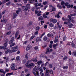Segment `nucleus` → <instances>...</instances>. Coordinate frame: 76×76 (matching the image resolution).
<instances>
[{"label":"nucleus","instance_id":"nucleus-38","mask_svg":"<svg viewBox=\"0 0 76 76\" xmlns=\"http://www.w3.org/2000/svg\"><path fill=\"white\" fill-rule=\"evenodd\" d=\"M48 71H49V72H50V74H53V70H50V71L48 70Z\"/></svg>","mask_w":76,"mask_h":76},{"label":"nucleus","instance_id":"nucleus-17","mask_svg":"<svg viewBox=\"0 0 76 76\" xmlns=\"http://www.w3.org/2000/svg\"><path fill=\"white\" fill-rule=\"evenodd\" d=\"M57 45H58V44L56 43L55 45H53V48H54V49H56V46H57Z\"/></svg>","mask_w":76,"mask_h":76},{"label":"nucleus","instance_id":"nucleus-53","mask_svg":"<svg viewBox=\"0 0 76 76\" xmlns=\"http://www.w3.org/2000/svg\"><path fill=\"white\" fill-rule=\"evenodd\" d=\"M14 39H15V37H13L11 38V41H12L13 42V41H14Z\"/></svg>","mask_w":76,"mask_h":76},{"label":"nucleus","instance_id":"nucleus-61","mask_svg":"<svg viewBox=\"0 0 76 76\" xmlns=\"http://www.w3.org/2000/svg\"><path fill=\"white\" fill-rule=\"evenodd\" d=\"M58 28H59V29H60L61 27H62V25H60L59 26H58Z\"/></svg>","mask_w":76,"mask_h":76},{"label":"nucleus","instance_id":"nucleus-29","mask_svg":"<svg viewBox=\"0 0 76 76\" xmlns=\"http://www.w3.org/2000/svg\"><path fill=\"white\" fill-rule=\"evenodd\" d=\"M53 23H56L57 22V20L56 19H54L53 20Z\"/></svg>","mask_w":76,"mask_h":76},{"label":"nucleus","instance_id":"nucleus-40","mask_svg":"<svg viewBox=\"0 0 76 76\" xmlns=\"http://www.w3.org/2000/svg\"><path fill=\"white\" fill-rule=\"evenodd\" d=\"M67 58H68V57L67 56H65L63 58V59L64 60H66V59H67Z\"/></svg>","mask_w":76,"mask_h":76},{"label":"nucleus","instance_id":"nucleus-7","mask_svg":"<svg viewBox=\"0 0 76 76\" xmlns=\"http://www.w3.org/2000/svg\"><path fill=\"white\" fill-rule=\"evenodd\" d=\"M31 48H32V46L31 45H29L27 46V48L26 49V51H28V50H29Z\"/></svg>","mask_w":76,"mask_h":76},{"label":"nucleus","instance_id":"nucleus-36","mask_svg":"<svg viewBox=\"0 0 76 76\" xmlns=\"http://www.w3.org/2000/svg\"><path fill=\"white\" fill-rule=\"evenodd\" d=\"M62 68L64 69H68V66H63Z\"/></svg>","mask_w":76,"mask_h":76},{"label":"nucleus","instance_id":"nucleus-22","mask_svg":"<svg viewBox=\"0 0 76 76\" xmlns=\"http://www.w3.org/2000/svg\"><path fill=\"white\" fill-rule=\"evenodd\" d=\"M9 52H10V51H9V50L7 49H6L5 51V53L6 54H7V53H9Z\"/></svg>","mask_w":76,"mask_h":76},{"label":"nucleus","instance_id":"nucleus-32","mask_svg":"<svg viewBox=\"0 0 76 76\" xmlns=\"http://www.w3.org/2000/svg\"><path fill=\"white\" fill-rule=\"evenodd\" d=\"M39 28V26H37L36 27V31H39V28Z\"/></svg>","mask_w":76,"mask_h":76},{"label":"nucleus","instance_id":"nucleus-3","mask_svg":"<svg viewBox=\"0 0 76 76\" xmlns=\"http://www.w3.org/2000/svg\"><path fill=\"white\" fill-rule=\"evenodd\" d=\"M17 48H18V47L17 46L12 47L11 48L12 50L10 51V53H13V52L17 51V50H16Z\"/></svg>","mask_w":76,"mask_h":76},{"label":"nucleus","instance_id":"nucleus-18","mask_svg":"<svg viewBox=\"0 0 76 76\" xmlns=\"http://www.w3.org/2000/svg\"><path fill=\"white\" fill-rule=\"evenodd\" d=\"M37 63L38 65L40 66L41 64H42V62L41 61H38L37 62Z\"/></svg>","mask_w":76,"mask_h":76},{"label":"nucleus","instance_id":"nucleus-60","mask_svg":"<svg viewBox=\"0 0 76 76\" xmlns=\"http://www.w3.org/2000/svg\"><path fill=\"white\" fill-rule=\"evenodd\" d=\"M71 43H70V42H67V43L66 44V45H70V44Z\"/></svg>","mask_w":76,"mask_h":76},{"label":"nucleus","instance_id":"nucleus-28","mask_svg":"<svg viewBox=\"0 0 76 76\" xmlns=\"http://www.w3.org/2000/svg\"><path fill=\"white\" fill-rule=\"evenodd\" d=\"M71 22H72V23H76V21H75V20L73 19H72L71 20Z\"/></svg>","mask_w":76,"mask_h":76},{"label":"nucleus","instance_id":"nucleus-25","mask_svg":"<svg viewBox=\"0 0 76 76\" xmlns=\"http://www.w3.org/2000/svg\"><path fill=\"white\" fill-rule=\"evenodd\" d=\"M33 71H35V72H37V67L35 66L33 69Z\"/></svg>","mask_w":76,"mask_h":76},{"label":"nucleus","instance_id":"nucleus-4","mask_svg":"<svg viewBox=\"0 0 76 76\" xmlns=\"http://www.w3.org/2000/svg\"><path fill=\"white\" fill-rule=\"evenodd\" d=\"M11 66H12L11 69L12 70H16L17 69H15V67L16 66L15 64H12Z\"/></svg>","mask_w":76,"mask_h":76},{"label":"nucleus","instance_id":"nucleus-57","mask_svg":"<svg viewBox=\"0 0 76 76\" xmlns=\"http://www.w3.org/2000/svg\"><path fill=\"white\" fill-rule=\"evenodd\" d=\"M38 34V31H36L34 33V35H37Z\"/></svg>","mask_w":76,"mask_h":76},{"label":"nucleus","instance_id":"nucleus-23","mask_svg":"<svg viewBox=\"0 0 76 76\" xmlns=\"http://www.w3.org/2000/svg\"><path fill=\"white\" fill-rule=\"evenodd\" d=\"M38 19L40 20H43L44 18L42 17V16H40Z\"/></svg>","mask_w":76,"mask_h":76},{"label":"nucleus","instance_id":"nucleus-48","mask_svg":"<svg viewBox=\"0 0 76 76\" xmlns=\"http://www.w3.org/2000/svg\"><path fill=\"white\" fill-rule=\"evenodd\" d=\"M34 48L35 50H38V46L35 47Z\"/></svg>","mask_w":76,"mask_h":76},{"label":"nucleus","instance_id":"nucleus-9","mask_svg":"<svg viewBox=\"0 0 76 76\" xmlns=\"http://www.w3.org/2000/svg\"><path fill=\"white\" fill-rule=\"evenodd\" d=\"M49 71L48 69H46V73H45V75L46 76H49Z\"/></svg>","mask_w":76,"mask_h":76},{"label":"nucleus","instance_id":"nucleus-42","mask_svg":"<svg viewBox=\"0 0 76 76\" xmlns=\"http://www.w3.org/2000/svg\"><path fill=\"white\" fill-rule=\"evenodd\" d=\"M13 41H12V40H10L9 42V44H12V43H13Z\"/></svg>","mask_w":76,"mask_h":76},{"label":"nucleus","instance_id":"nucleus-19","mask_svg":"<svg viewBox=\"0 0 76 76\" xmlns=\"http://www.w3.org/2000/svg\"><path fill=\"white\" fill-rule=\"evenodd\" d=\"M49 26L51 28H53L54 26V24L52 23H50L49 24Z\"/></svg>","mask_w":76,"mask_h":76},{"label":"nucleus","instance_id":"nucleus-20","mask_svg":"<svg viewBox=\"0 0 76 76\" xmlns=\"http://www.w3.org/2000/svg\"><path fill=\"white\" fill-rule=\"evenodd\" d=\"M48 39V38H47V37L45 36L43 37V40L44 41H47Z\"/></svg>","mask_w":76,"mask_h":76},{"label":"nucleus","instance_id":"nucleus-26","mask_svg":"<svg viewBox=\"0 0 76 76\" xmlns=\"http://www.w3.org/2000/svg\"><path fill=\"white\" fill-rule=\"evenodd\" d=\"M43 17L44 18H47V16L45 13L44 14Z\"/></svg>","mask_w":76,"mask_h":76},{"label":"nucleus","instance_id":"nucleus-41","mask_svg":"<svg viewBox=\"0 0 76 76\" xmlns=\"http://www.w3.org/2000/svg\"><path fill=\"white\" fill-rule=\"evenodd\" d=\"M7 19H5L3 20V22H4V23H6L7 22Z\"/></svg>","mask_w":76,"mask_h":76},{"label":"nucleus","instance_id":"nucleus-10","mask_svg":"<svg viewBox=\"0 0 76 76\" xmlns=\"http://www.w3.org/2000/svg\"><path fill=\"white\" fill-rule=\"evenodd\" d=\"M32 23H33V22L32 21H30L29 22V23H28L27 24V26H29L31 25H32Z\"/></svg>","mask_w":76,"mask_h":76},{"label":"nucleus","instance_id":"nucleus-16","mask_svg":"<svg viewBox=\"0 0 76 76\" xmlns=\"http://www.w3.org/2000/svg\"><path fill=\"white\" fill-rule=\"evenodd\" d=\"M68 26L69 28H72L73 26V24L72 23H70L69 24Z\"/></svg>","mask_w":76,"mask_h":76},{"label":"nucleus","instance_id":"nucleus-51","mask_svg":"<svg viewBox=\"0 0 76 76\" xmlns=\"http://www.w3.org/2000/svg\"><path fill=\"white\" fill-rule=\"evenodd\" d=\"M12 28V25H11V26H10L8 28V29L9 30L11 29Z\"/></svg>","mask_w":76,"mask_h":76},{"label":"nucleus","instance_id":"nucleus-34","mask_svg":"<svg viewBox=\"0 0 76 76\" xmlns=\"http://www.w3.org/2000/svg\"><path fill=\"white\" fill-rule=\"evenodd\" d=\"M57 7H58L59 9H61L62 8V7H61L60 5L58 4L57 5Z\"/></svg>","mask_w":76,"mask_h":76},{"label":"nucleus","instance_id":"nucleus-5","mask_svg":"<svg viewBox=\"0 0 76 76\" xmlns=\"http://www.w3.org/2000/svg\"><path fill=\"white\" fill-rule=\"evenodd\" d=\"M53 49L50 48H47V51L46 52V54H47L48 53H50L53 51Z\"/></svg>","mask_w":76,"mask_h":76},{"label":"nucleus","instance_id":"nucleus-55","mask_svg":"<svg viewBox=\"0 0 76 76\" xmlns=\"http://www.w3.org/2000/svg\"><path fill=\"white\" fill-rule=\"evenodd\" d=\"M68 18H69V19H70V20H72V18H71V17L70 15H69L68 16Z\"/></svg>","mask_w":76,"mask_h":76},{"label":"nucleus","instance_id":"nucleus-50","mask_svg":"<svg viewBox=\"0 0 76 76\" xmlns=\"http://www.w3.org/2000/svg\"><path fill=\"white\" fill-rule=\"evenodd\" d=\"M40 74L41 75V73H42L43 72H44V70H43V69H41L40 70Z\"/></svg>","mask_w":76,"mask_h":76},{"label":"nucleus","instance_id":"nucleus-11","mask_svg":"<svg viewBox=\"0 0 76 76\" xmlns=\"http://www.w3.org/2000/svg\"><path fill=\"white\" fill-rule=\"evenodd\" d=\"M7 43L6 42V43L4 44V46L3 47V48L4 50H5L6 48H7Z\"/></svg>","mask_w":76,"mask_h":76},{"label":"nucleus","instance_id":"nucleus-13","mask_svg":"<svg viewBox=\"0 0 76 76\" xmlns=\"http://www.w3.org/2000/svg\"><path fill=\"white\" fill-rule=\"evenodd\" d=\"M16 16H17V14H16V13H14L13 14V18L14 19H15V18H16Z\"/></svg>","mask_w":76,"mask_h":76},{"label":"nucleus","instance_id":"nucleus-39","mask_svg":"<svg viewBox=\"0 0 76 76\" xmlns=\"http://www.w3.org/2000/svg\"><path fill=\"white\" fill-rule=\"evenodd\" d=\"M58 39H55V40L54 41V42L56 43V42H58Z\"/></svg>","mask_w":76,"mask_h":76},{"label":"nucleus","instance_id":"nucleus-44","mask_svg":"<svg viewBox=\"0 0 76 76\" xmlns=\"http://www.w3.org/2000/svg\"><path fill=\"white\" fill-rule=\"evenodd\" d=\"M40 57L42 58V57H44V54H42L40 55Z\"/></svg>","mask_w":76,"mask_h":76},{"label":"nucleus","instance_id":"nucleus-24","mask_svg":"<svg viewBox=\"0 0 76 76\" xmlns=\"http://www.w3.org/2000/svg\"><path fill=\"white\" fill-rule=\"evenodd\" d=\"M0 72L3 73H4V74H5V73H6V72H4L3 69H1L0 70Z\"/></svg>","mask_w":76,"mask_h":76},{"label":"nucleus","instance_id":"nucleus-45","mask_svg":"<svg viewBox=\"0 0 76 76\" xmlns=\"http://www.w3.org/2000/svg\"><path fill=\"white\" fill-rule=\"evenodd\" d=\"M71 45L72 47H74L75 46V44L72 43L71 44Z\"/></svg>","mask_w":76,"mask_h":76},{"label":"nucleus","instance_id":"nucleus-2","mask_svg":"<svg viewBox=\"0 0 76 76\" xmlns=\"http://www.w3.org/2000/svg\"><path fill=\"white\" fill-rule=\"evenodd\" d=\"M22 7L24 10V12H26V10H28V9H29V7H30V4H28L26 5V8L25 6H22Z\"/></svg>","mask_w":76,"mask_h":76},{"label":"nucleus","instance_id":"nucleus-15","mask_svg":"<svg viewBox=\"0 0 76 76\" xmlns=\"http://www.w3.org/2000/svg\"><path fill=\"white\" fill-rule=\"evenodd\" d=\"M19 33V31H17L15 34V38H17V37H18V35Z\"/></svg>","mask_w":76,"mask_h":76},{"label":"nucleus","instance_id":"nucleus-12","mask_svg":"<svg viewBox=\"0 0 76 76\" xmlns=\"http://www.w3.org/2000/svg\"><path fill=\"white\" fill-rule=\"evenodd\" d=\"M31 60L34 62H37V58H32Z\"/></svg>","mask_w":76,"mask_h":76},{"label":"nucleus","instance_id":"nucleus-6","mask_svg":"<svg viewBox=\"0 0 76 76\" xmlns=\"http://www.w3.org/2000/svg\"><path fill=\"white\" fill-rule=\"evenodd\" d=\"M65 3L64 2V1H62L61 2V5L62 6V7L63 9H66V7H65V6L64 5L65 4Z\"/></svg>","mask_w":76,"mask_h":76},{"label":"nucleus","instance_id":"nucleus-47","mask_svg":"<svg viewBox=\"0 0 76 76\" xmlns=\"http://www.w3.org/2000/svg\"><path fill=\"white\" fill-rule=\"evenodd\" d=\"M37 69L39 70H41V67H39V66H38L37 67Z\"/></svg>","mask_w":76,"mask_h":76},{"label":"nucleus","instance_id":"nucleus-63","mask_svg":"<svg viewBox=\"0 0 76 76\" xmlns=\"http://www.w3.org/2000/svg\"><path fill=\"white\" fill-rule=\"evenodd\" d=\"M49 47H50V48H52V47H53L52 44H50V45H49Z\"/></svg>","mask_w":76,"mask_h":76},{"label":"nucleus","instance_id":"nucleus-33","mask_svg":"<svg viewBox=\"0 0 76 76\" xmlns=\"http://www.w3.org/2000/svg\"><path fill=\"white\" fill-rule=\"evenodd\" d=\"M25 58H26V60H28L29 59V58L28 57V54H26L25 55Z\"/></svg>","mask_w":76,"mask_h":76},{"label":"nucleus","instance_id":"nucleus-35","mask_svg":"<svg viewBox=\"0 0 76 76\" xmlns=\"http://www.w3.org/2000/svg\"><path fill=\"white\" fill-rule=\"evenodd\" d=\"M52 11H55L56 10V7H53L52 8Z\"/></svg>","mask_w":76,"mask_h":76},{"label":"nucleus","instance_id":"nucleus-31","mask_svg":"<svg viewBox=\"0 0 76 76\" xmlns=\"http://www.w3.org/2000/svg\"><path fill=\"white\" fill-rule=\"evenodd\" d=\"M15 45V43H12L10 45V47H13V46H14Z\"/></svg>","mask_w":76,"mask_h":76},{"label":"nucleus","instance_id":"nucleus-52","mask_svg":"<svg viewBox=\"0 0 76 76\" xmlns=\"http://www.w3.org/2000/svg\"><path fill=\"white\" fill-rule=\"evenodd\" d=\"M37 4V3H34V5H35V7H38V4Z\"/></svg>","mask_w":76,"mask_h":76},{"label":"nucleus","instance_id":"nucleus-59","mask_svg":"<svg viewBox=\"0 0 76 76\" xmlns=\"http://www.w3.org/2000/svg\"><path fill=\"white\" fill-rule=\"evenodd\" d=\"M65 4V5L66 6H67L69 4V3L68 2H66Z\"/></svg>","mask_w":76,"mask_h":76},{"label":"nucleus","instance_id":"nucleus-64","mask_svg":"<svg viewBox=\"0 0 76 76\" xmlns=\"http://www.w3.org/2000/svg\"><path fill=\"white\" fill-rule=\"evenodd\" d=\"M47 36L48 37H51V34H47Z\"/></svg>","mask_w":76,"mask_h":76},{"label":"nucleus","instance_id":"nucleus-49","mask_svg":"<svg viewBox=\"0 0 76 76\" xmlns=\"http://www.w3.org/2000/svg\"><path fill=\"white\" fill-rule=\"evenodd\" d=\"M16 59L17 61H19V56L17 57Z\"/></svg>","mask_w":76,"mask_h":76},{"label":"nucleus","instance_id":"nucleus-21","mask_svg":"<svg viewBox=\"0 0 76 76\" xmlns=\"http://www.w3.org/2000/svg\"><path fill=\"white\" fill-rule=\"evenodd\" d=\"M72 56H74L76 57V52H74L72 54Z\"/></svg>","mask_w":76,"mask_h":76},{"label":"nucleus","instance_id":"nucleus-37","mask_svg":"<svg viewBox=\"0 0 76 76\" xmlns=\"http://www.w3.org/2000/svg\"><path fill=\"white\" fill-rule=\"evenodd\" d=\"M11 32H12V31H10L9 32H8L6 34L7 35H10L11 34Z\"/></svg>","mask_w":76,"mask_h":76},{"label":"nucleus","instance_id":"nucleus-27","mask_svg":"<svg viewBox=\"0 0 76 76\" xmlns=\"http://www.w3.org/2000/svg\"><path fill=\"white\" fill-rule=\"evenodd\" d=\"M35 36H32L30 38V40H32V39H34V38H35Z\"/></svg>","mask_w":76,"mask_h":76},{"label":"nucleus","instance_id":"nucleus-56","mask_svg":"<svg viewBox=\"0 0 76 76\" xmlns=\"http://www.w3.org/2000/svg\"><path fill=\"white\" fill-rule=\"evenodd\" d=\"M39 13V11L37 10L35 11V13H36V14H37V13Z\"/></svg>","mask_w":76,"mask_h":76},{"label":"nucleus","instance_id":"nucleus-46","mask_svg":"<svg viewBox=\"0 0 76 76\" xmlns=\"http://www.w3.org/2000/svg\"><path fill=\"white\" fill-rule=\"evenodd\" d=\"M49 67L50 68H52L53 67V66H52V64H50L49 65Z\"/></svg>","mask_w":76,"mask_h":76},{"label":"nucleus","instance_id":"nucleus-14","mask_svg":"<svg viewBox=\"0 0 76 76\" xmlns=\"http://www.w3.org/2000/svg\"><path fill=\"white\" fill-rule=\"evenodd\" d=\"M13 75V73L12 72L11 73H7L6 74V76H11V75Z\"/></svg>","mask_w":76,"mask_h":76},{"label":"nucleus","instance_id":"nucleus-43","mask_svg":"<svg viewBox=\"0 0 76 76\" xmlns=\"http://www.w3.org/2000/svg\"><path fill=\"white\" fill-rule=\"evenodd\" d=\"M6 4L7 5V6H9V5H10V2H9L8 3H7Z\"/></svg>","mask_w":76,"mask_h":76},{"label":"nucleus","instance_id":"nucleus-30","mask_svg":"<svg viewBox=\"0 0 76 76\" xmlns=\"http://www.w3.org/2000/svg\"><path fill=\"white\" fill-rule=\"evenodd\" d=\"M60 15H59V14H58L57 15H55V17H57V18H60Z\"/></svg>","mask_w":76,"mask_h":76},{"label":"nucleus","instance_id":"nucleus-58","mask_svg":"<svg viewBox=\"0 0 76 76\" xmlns=\"http://www.w3.org/2000/svg\"><path fill=\"white\" fill-rule=\"evenodd\" d=\"M62 20H64L65 21H66V20H67V19H64V18L63 17L62 18Z\"/></svg>","mask_w":76,"mask_h":76},{"label":"nucleus","instance_id":"nucleus-54","mask_svg":"<svg viewBox=\"0 0 76 76\" xmlns=\"http://www.w3.org/2000/svg\"><path fill=\"white\" fill-rule=\"evenodd\" d=\"M26 63V60L24 59L23 61V64H25Z\"/></svg>","mask_w":76,"mask_h":76},{"label":"nucleus","instance_id":"nucleus-8","mask_svg":"<svg viewBox=\"0 0 76 76\" xmlns=\"http://www.w3.org/2000/svg\"><path fill=\"white\" fill-rule=\"evenodd\" d=\"M41 41V39H40L39 37H37L36 38V42H38Z\"/></svg>","mask_w":76,"mask_h":76},{"label":"nucleus","instance_id":"nucleus-62","mask_svg":"<svg viewBox=\"0 0 76 76\" xmlns=\"http://www.w3.org/2000/svg\"><path fill=\"white\" fill-rule=\"evenodd\" d=\"M70 5L68 4V6H67V7L68 9H69V8H70Z\"/></svg>","mask_w":76,"mask_h":76},{"label":"nucleus","instance_id":"nucleus-1","mask_svg":"<svg viewBox=\"0 0 76 76\" xmlns=\"http://www.w3.org/2000/svg\"><path fill=\"white\" fill-rule=\"evenodd\" d=\"M31 60H28L27 61V63L25 65L26 66V67H28V68H31L32 67V66H34V64H33V63H31L30 64H29L30 63V62H31ZM28 64H29L28 65Z\"/></svg>","mask_w":76,"mask_h":76}]
</instances>
